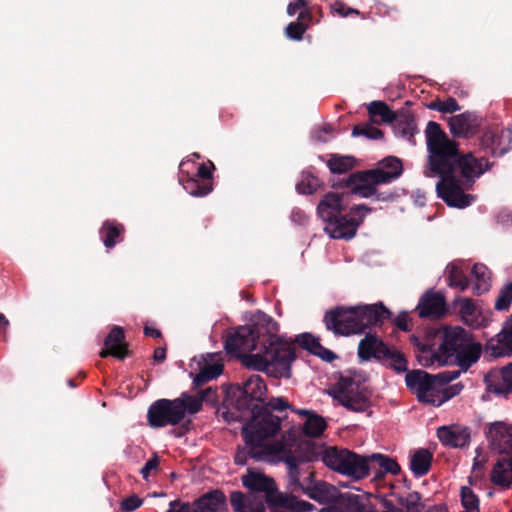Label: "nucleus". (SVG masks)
Segmentation results:
<instances>
[{"label":"nucleus","instance_id":"obj_6","mask_svg":"<svg viewBox=\"0 0 512 512\" xmlns=\"http://www.w3.org/2000/svg\"><path fill=\"white\" fill-rule=\"evenodd\" d=\"M402 172L403 166L400 159L388 156L379 162L378 168L351 173L347 179L333 187H345L352 195L368 198L376 194L377 185L390 183L400 177Z\"/></svg>","mask_w":512,"mask_h":512},{"label":"nucleus","instance_id":"obj_52","mask_svg":"<svg viewBox=\"0 0 512 512\" xmlns=\"http://www.w3.org/2000/svg\"><path fill=\"white\" fill-rule=\"evenodd\" d=\"M512 303V283L506 284L501 290L495 301V309L498 311L508 310Z\"/></svg>","mask_w":512,"mask_h":512},{"label":"nucleus","instance_id":"obj_58","mask_svg":"<svg viewBox=\"0 0 512 512\" xmlns=\"http://www.w3.org/2000/svg\"><path fill=\"white\" fill-rule=\"evenodd\" d=\"M476 308L474 302L471 299H464L460 303L459 312L463 319L472 317L475 314Z\"/></svg>","mask_w":512,"mask_h":512},{"label":"nucleus","instance_id":"obj_63","mask_svg":"<svg viewBox=\"0 0 512 512\" xmlns=\"http://www.w3.org/2000/svg\"><path fill=\"white\" fill-rule=\"evenodd\" d=\"M462 388H463V385L460 383L449 386L443 392L445 399H450V398L458 395L460 393V391L462 390Z\"/></svg>","mask_w":512,"mask_h":512},{"label":"nucleus","instance_id":"obj_15","mask_svg":"<svg viewBox=\"0 0 512 512\" xmlns=\"http://www.w3.org/2000/svg\"><path fill=\"white\" fill-rule=\"evenodd\" d=\"M485 435L492 451L504 458H512V424L502 421L490 423Z\"/></svg>","mask_w":512,"mask_h":512},{"label":"nucleus","instance_id":"obj_53","mask_svg":"<svg viewBox=\"0 0 512 512\" xmlns=\"http://www.w3.org/2000/svg\"><path fill=\"white\" fill-rule=\"evenodd\" d=\"M306 30V27L301 23V21H294L286 26L285 35L291 40L300 41Z\"/></svg>","mask_w":512,"mask_h":512},{"label":"nucleus","instance_id":"obj_19","mask_svg":"<svg viewBox=\"0 0 512 512\" xmlns=\"http://www.w3.org/2000/svg\"><path fill=\"white\" fill-rule=\"evenodd\" d=\"M313 478L314 472L309 471L307 475L309 485L304 489V494L307 495L310 499L324 505V507L335 505L341 491L334 485L325 481H318L313 483Z\"/></svg>","mask_w":512,"mask_h":512},{"label":"nucleus","instance_id":"obj_56","mask_svg":"<svg viewBox=\"0 0 512 512\" xmlns=\"http://www.w3.org/2000/svg\"><path fill=\"white\" fill-rule=\"evenodd\" d=\"M214 169V164L211 161H209V166L205 163H202L199 165L197 173L194 177L200 179L201 182H212V174Z\"/></svg>","mask_w":512,"mask_h":512},{"label":"nucleus","instance_id":"obj_2","mask_svg":"<svg viewBox=\"0 0 512 512\" xmlns=\"http://www.w3.org/2000/svg\"><path fill=\"white\" fill-rule=\"evenodd\" d=\"M260 331L261 349L244 356L248 368L265 371L279 378L291 377V364L296 359L292 343L276 335L278 324L269 315L260 312L252 325Z\"/></svg>","mask_w":512,"mask_h":512},{"label":"nucleus","instance_id":"obj_29","mask_svg":"<svg viewBox=\"0 0 512 512\" xmlns=\"http://www.w3.org/2000/svg\"><path fill=\"white\" fill-rule=\"evenodd\" d=\"M293 412L305 418L302 426V431L308 437H319L327 428V423L325 419L321 415L317 414L312 410L293 409Z\"/></svg>","mask_w":512,"mask_h":512},{"label":"nucleus","instance_id":"obj_37","mask_svg":"<svg viewBox=\"0 0 512 512\" xmlns=\"http://www.w3.org/2000/svg\"><path fill=\"white\" fill-rule=\"evenodd\" d=\"M179 182L190 195L194 197H204L213 190V183L211 181L201 182L196 177L189 175L180 176Z\"/></svg>","mask_w":512,"mask_h":512},{"label":"nucleus","instance_id":"obj_46","mask_svg":"<svg viewBox=\"0 0 512 512\" xmlns=\"http://www.w3.org/2000/svg\"><path fill=\"white\" fill-rule=\"evenodd\" d=\"M500 374L501 381L492 386V391L499 395L512 392V363L504 366Z\"/></svg>","mask_w":512,"mask_h":512},{"label":"nucleus","instance_id":"obj_11","mask_svg":"<svg viewBox=\"0 0 512 512\" xmlns=\"http://www.w3.org/2000/svg\"><path fill=\"white\" fill-rule=\"evenodd\" d=\"M335 389V399L350 411L364 412L371 406V391L351 377H340Z\"/></svg>","mask_w":512,"mask_h":512},{"label":"nucleus","instance_id":"obj_16","mask_svg":"<svg viewBox=\"0 0 512 512\" xmlns=\"http://www.w3.org/2000/svg\"><path fill=\"white\" fill-rule=\"evenodd\" d=\"M320 512H374L369 497L353 492H340L337 503L322 507Z\"/></svg>","mask_w":512,"mask_h":512},{"label":"nucleus","instance_id":"obj_43","mask_svg":"<svg viewBox=\"0 0 512 512\" xmlns=\"http://www.w3.org/2000/svg\"><path fill=\"white\" fill-rule=\"evenodd\" d=\"M394 129L396 134L403 138L411 140L416 133V123L412 116L397 115V119L394 120Z\"/></svg>","mask_w":512,"mask_h":512},{"label":"nucleus","instance_id":"obj_18","mask_svg":"<svg viewBox=\"0 0 512 512\" xmlns=\"http://www.w3.org/2000/svg\"><path fill=\"white\" fill-rule=\"evenodd\" d=\"M243 439L245 441V446L238 447L234 456V462L237 465H245L249 458L256 461H264L276 453V445L259 443L255 439L253 441H249L247 438Z\"/></svg>","mask_w":512,"mask_h":512},{"label":"nucleus","instance_id":"obj_59","mask_svg":"<svg viewBox=\"0 0 512 512\" xmlns=\"http://www.w3.org/2000/svg\"><path fill=\"white\" fill-rule=\"evenodd\" d=\"M410 318L407 312H401L394 320L395 326L401 331L408 332L411 330V326L409 324Z\"/></svg>","mask_w":512,"mask_h":512},{"label":"nucleus","instance_id":"obj_35","mask_svg":"<svg viewBox=\"0 0 512 512\" xmlns=\"http://www.w3.org/2000/svg\"><path fill=\"white\" fill-rule=\"evenodd\" d=\"M432 460V453L427 449L420 448L414 451L410 457V470L415 477H422L430 471Z\"/></svg>","mask_w":512,"mask_h":512},{"label":"nucleus","instance_id":"obj_47","mask_svg":"<svg viewBox=\"0 0 512 512\" xmlns=\"http://www.w3.org/2000/svg\"><path fill=\"white\" fill-rule=\"evenodd\" d=\"M321 186V181L318 177L310 172L302 173V180L297 183L296 190L300 194H313Z\"/></svg>","mask_w":512,"mask_h":512},{"label":"nucleus","instance_id":"obj_55","mask_svg":"<svg viewBox=\"0 0 512 512\" xmlns=\"http://www.w3.org/2000/svg\"><path fill=\"white\" fill-rule=\"evenodd\" d=\"M160 457L157 453H154L145 465L140 470V474L144 480H147L152 472L158 471L160 465Z\"/></svg>","mask_w":512,"mask_h":512},{"label":"nucleus","instance_id":"obj_64","mask_svg":"<svg viewBox=\"0 0 512 512\" xmlns=\"http://www.w3.org/2000/svg\"><path fill=\"white\" fill-rule=\"evenodd\" d=\"M153 359L156 362H163L166 359V348L158 347L154 350Z\"/></svg>","mask_w":512,"mask_h":512},{"label":"nucleus","instance_id":"obj_50","mask_svg":"<svg viewBox=\"0 0 512 512\" xmlns=\"http://www.w3.org/2000/svg\"><path fill=\"white\" fill-rule=\"evenodd\" d=\"M352 136H365L368 139H380L383 137V132L380 129L366 123L355 125L352 130Z\"/></svg>","mask_w":512,"mask_h":512},{"label":"nucleus","instance_id":"obj_61","mask_svg":"<svg viewBox=\"0 0 512 512\" xmlns=\"http://www.w3.org/2000/svg\"><path fill=\"white\" fill-rule=\"evenodd\" d=\"M460 110V105L457 100L453 97H448L443 100L442 113H454Z\"/></svg>","mask_w":512,"mask_h":512},{"label":"nucleus","instance_id":"obj_7","mask_svg":"<svg viewBox=\"0 0 512 512\" xmlns=\"http://www.w3.org/2000/svg\"><path fill=\"white\" fill-rule=\"evenodd\" d=\"M317 460L340 474L360 480L369 475L370 465L367 458L348 449L317 446Z\"/></svg>","mask_w":512,"mask_h":512},{"label":"nucleus","instance_id":"obj_28","mask_svg":"<svg viewBox=\"0 0 512 512\" xmlns=\"http://www.w3.org/2000/svg\"><path fill=\"white\" fill-rule=\"evenodd\" d=\"M295 343L324 361L332 362L337 358L333 351L321 345L319 337H316L311 333L306 332L297 335L295 338Z\"/></svg>","mask_w":512,"mask_h":512},{"label":"nucleus","instance_id":"obj_51","mask_svg":"<svg viewBox=\"0 0 512 512\" xmlns=\"http://www.w3.org/2000/svg\"><path fill=\"white\" fill-rule=\"evenodd\" d=\"M260 407L269 408L270 413L274 414V412H277V415H285L284 413L287 409L291 411L295 409L284 397H272L265 405H260Z\"/></svg>","mask_w":512,"mask_h":512},{"label":"nucleus","instance_id":"obj_44","mask_svg":"<svg viewBox=\"0 0 512 512\" xmlns=\"http://www.w3.org/2000/svg\"><path fill=\"white\" fill-rule=\"evenodd\" d=\"M355 159L351 156L331 155L327 166L332 173H346L354 167Z\"/></svg>","mask_w":512,"mask_h":512},{"label":"nucleus","instance_id":"obj_48","mask_svg":"<svg viewBox=\"0 0 512 512\" xmlns=\"http://www.w3.org/2000/svg\"><path fill=\"white\" fill-rule=\"evenodd\" d=\"M447 280L450 287L459 288L461 291L466 290L470 284L467 275L457 266L451 267Z\"/></svg>","mask_w":512,"mask_h":512},{"label":"nucleus","instance_id":"obj_8","mask_svg":"<svg viewBox=\"0 0 512 512\" xmlns=\"http://www.w3.org/2000/svg\"><path fill=\"white\" fill-rule=\"evenodd\" d=\"M276 452H283V462L287 465L288 469V488L294 492H303L309 485L307 477L301 482V476L303 472L308 474L310 466L308 463L317 460V446L311 442H306L298 446V449L294 452H287L282 444H277Z\"/></svg>","mask_w":512,"mask_h":512},{"label":"nucleus","instance_id":"obj_10","mask_svg":"<svg viewBox=\"0 0 512 512\" xmlns=\"http://www.w3.org/2000/svg\"><path fill=\"white\" fill-rule=\"evenodd\" d=\"M460 376V371H443L432 375L423 370L407 371L406 386L416 394L420 402L434 403L429 393L452 382Z\"/></svg>","mask_w":512,"mask_h":512},{"label":"nucleus","instance_id":"obj_42","mask_svg":"<svg viewBox=\"0 0 512 512\" xmlns=\"http://www.w3.org/2000/svg\"><path fill=\"white\" fill-rule=\"evenodd\" d=\"M223 372V364L213 363L205 364L199 371V373L193 379V386L200 388L205 383L212 379L217 378Z\"/></svg>","mask_w":512,"mask_h":512},{"label":"nucleus","instance_id":"obj_3","mask_svg":"<svg viewBox=\"0 0 512 512\" xmlns=\"http://www.w3.org/2000/svg\"><path fill=\"white\" fill-rule=\"evenodd\" d=\"M391 316V311L380 302L353 307L337 306L325 313L323 321L327 330L336 335L349 336L360 334L373 325H381Z\"/></svg>","mask_w":512,"mask_h":512},{"label":"nucleus","instance_id":"obj_5","mask_svg":"<svg viewBox=\"0 0 512 512\" xmlns=\"http://www.w3.org/2000/svg\"><path fill=\"white\" fill-rule=\"evenodd\" d=\"M212 392V388L201 390L196 396L183 392L173 400L158 399L148 408L147 421L151 428L176 426L185 418L186 413L196 414L202 409L203 401Z\"/></svg>","mask_w":512,"mask_h":512},{"label":"nucleus","instance_id":"obj_4","mask_svg":"<svg viewBox=\"0 0 512 512\" xmlns=\"http://www.w3.org/2000/svg\"><path fill=\"white\" fill-rule=\"evenodd\" d=\"M482 353V345L475 342L472 334L462 327L446 328L442 335L435 361L442 365L455 364L460 373L475 364Z\"/></svg>","mask_w":512,"mask_h":512},{"label":"nucleus","instance_id":"obj_36","mask_svg":"<svg viewBox=\"0 0 512 512\" xmlns=\"http://www.w3.org/2000/svg\"><path fill=\"white\" fill-rule=\"evenodd\" d=\"M410 343L416 348V356L421 365L430 366L435 362V357L432 355L437 354V351L434 350L428 339L424 342L420 337L413 334L410 336Z\"/></svg>","mask_w":512,"mask_h":512},{"label":"nucleus","instance_id":"obj_45","mask_svg":"<svg viewBox=\"0 0 512 512\" xmlns=\"http://www.w3.org/2000/svg\"><path fill=\"white\" fill-rule=\"evenodd\" d=\"M462 512H480V500L475 492L468 486H462L460 491Z\"/></svg>","mask_w":512,"mask_h":512},{"label":"nucleus","instance_id":"obj_33","mask_svg":"<svg viewBox=\"0 0 512 512\" xmlns=\"http://www.w3.org/2000/svg\"><path fill=\"white\" fill-rule=\"evenodd\" d=\"M125 227L115 220H106L103 222L99 234L106 248L111 249L123 240Z\"/></svg>","mask_w":512,"mask_h":512},{"label":"nucleus","instance_id":"obj_20","mask_svg":"<svg viewBox=\"0 0 512 512\" xmlns=\"http://www.w3.org/2000/svg\"><path fill=\"white\" fill-rule=\"evenodd\" d=\"M482 122L481 116L474 112L466 111L450 118V132L455 137L470 138L478 133Z\"/></svg>","mask_w":512,"mask_h":512},{"label":"nucleus","instance_id":"obj_38","mask_svg":"<svg viewBox=\"0 0 512 512\" xmlns=\"http://www.w3.org/2000/svg\"><path fill=\"white\" fill-rule=\"evenodd\" d=\"M382 365L394 370L397 373L407 372V359L405 355L397 349H385L382 359L379 361Z\"/></svg>","mask_w":512,"mask_h":512},{"label":"nucleus","instance_id":"obj_25","mask_svg":"<svg viewBox=\"0 0 512 512\" xmlns=\"http://www.w3.org/2000/svg\"><path fill=\"white\" fill-rule=\"evenodd\" d=\"M440 442L451 448H465L469 445L471 434L468 427L459 425L441 426L437 429Z\"/></svg>","mask_w":512,"mask_h":512},{"label":"nucleus","instance_id":"obj_9","mask_svg":"<svg viewBox=\"0 0 512 512\" xmlns=\"http://www.w3.org/2000/svg\"><path fill=\"white\" fill-rule=\"evenodd\" d=\"M251 418L242 427L243 438L259 443H266L270 437L277 435L281 429V422L286 415H275L269 412V408L255 405L249 411Z\"/></svg>","mask_w":512,"mask_h":512},{"label":"nucleus","instance_id":"obj_22","mask_svg":"<svg viewBox=\"0 0 512 512\" xmlns=\"http://www.w3.org/2000/svg\"><path fill=\"white\" fill-rule=\"evenodd\" d=\"M348 195L349 193L339 194L334 192H328L323 195L317 206V214L325 224L347 210L345 197Z\"/></svg>","mask_w":512,"mask_h":512},{"label":"nucleus","instance_id":"obj_49","mask_svg":"<svg viewBox=\"0 0 512 512\" xmlns=\"http://www.w3.org/2000/svg\"><path fill=\"white\" fill-rule=\"evenodd\" d=\"M230 503L234 512H255L246 495L241 491H232Z\"/></svg>","mask_w":512,"mask_h":512},{"label":"nucleus","instance_id":"obj_62","mask_svg":"<svg viewBox=\"0 0 512 512\" xmlns=\"http://www.w3.org/2000/svg\"><path fill=\"white\" fill-rule=\"evenodd\" d=\"M313 9H314V7L306 8V9L302 10L298 15L297 21H301V23L304 24L306 29H308L310 27V25L313 24V14H312Z\"/></svg>","mask_w":512,"mask_h":512},{"label":"nucleus","instance_id":"obj_21","mask_svg":"<svg viewBox=\"0 0 512 512\" xmlns=\"http://www.w3.org/2000/svg\"><path fill=\"white\" fill-rule=\"evenodd\" d=\"M479 146L493 156H502L511 149L510 133L498 128H488L479 139Z\"/></svg>","mask_w":512,"mask_h":512},{"label":"nucleus","instance_id":"obj_24","mask_svg":"<svg viewBox=\"0 0 512 512\" xmlns=\"http://www.w3.org/2000/svg\"><path fill=\"white\" fill-rule=\"evenodd\" d=\"M125 334L121 327L115 326L104 340V348L100 351L99 356L106 358L108 356L124 360L130 355L127 344L124 343Z\"/></svg>","mask_w":512,"mask_h":512},{"label":"nucleus","instance_id":"obj_41","mask_svg":"<svg viewBox=\"0 0 512 512\" xmlns=\"http://www.w3.org/2000/svg\"><path fill=\"white\" fill-rule=\"evenodd\" d=\"M471 277L475 280V284L472 287L474 295H481L489 290V275L488 269L484 264H475L471 270Z\"/></svg>","mask_w":512,"mask_h":512},{"label":"nucleus","instance_id":"obj_57","mask_svg":"<svg viewBox=\"0 0 512 512\" xmlns=\"http://www.w3.org/2000/svg\"><path fill=\"white\" fill-rule=\"evenodd\" d=\"M332 9L334 12L339 14L341 17H347L349 15H361L362 18H364L363 14L359 10L350 8L345 3L341 2V1H336L332 5Z\"/></svg>","mask_w":512,"mask_h":512},{"label":"nucleus","instance_id":"obj_1","mask_svg":"<svg viewBox=\"0 0 512 512\" xmlns=\"http://www.w3.org/2000/svg\"><path fill=\"white\" fill-rule=\"evenodd\" d=\"M428 151L427 176H438L436 191L448 206L465 208L474 200L462 186L472 187L475 180L490 168L484 157L477 158L472 152L460 154L459 144L450 139L441 126L429 121L425 130Z\"/></svg>","mask_w":512,"mask_h":512},{"label":"nucleus","instance_id":"obj_40","mask_svg":"<svg viewBox=\"0 0 512 512\" xmlns=\"http://www.w3.org/2000/svg\"><path fill=\"white\" fill-rule=\"evenodd\" d=\"M397 504L400 507V512H423L425 509L422 495L417 491L397 496Z\"/></svg>","mask_w":512,"mask_h":512},{"label":"nucleus","instance_id":"obj_12","mask_svg":"<svg viewBox=\"0 0 512 512\" xmlns=\"http://www.w3.org/2000/svg\"><path fill=\"white\" fill-rule=\"evenodd\" d=\"M370 211L371 208L365 204L353 206L347 214L341 213L326 223L324 231L333 239L350 240L356 235L358 227Z\"/></svg>","mask_w":512,"mask_h":512},{"label":"nucleus","instance_id":"obj_32","mask_svg":"<svg viewBox=\"0 0 512 512\" xmlns=\"http://www.w3.org/2000/svg\"><path fill=\"white\" fill-rule=\"evenodd\" d=\"M242 484L245 488L255 492H265L268 495L275 490V481L261 473L249 471L242 477Z\"/></svg>","mask_w":512,"mask_h":512},{"label":"nucleus","instance_id":"obj_31","mask_svg":"<svg viewBox=\"0 0 512 512\" xmlns=\"http://www.w3.org/2000/svg\"><path fill=\"white\" fill-rule=\"evenodd\" d=\"M490 481L499 487L509 489L512 485V458H499L490 473Z\"/></svg>","mask_w":512,"mask_h":512},{"label":"nucleus","instance_id":"obj_13","mask_svg":"<svg viewBox=\"0 0 512 512\" xmlns=\"http://www.w3.org/2000/svg\"><path fill=\"white\" fill-rule=\"evenodd\" d=\"M259 346L261 349L260 331L253 326L244 325L239 326L230 332L225 340V350L228 354L238 357L242 353L251 352L256 350Z\"/></svg>","mask_w":512,"mask_h":512},{"label":"nucleus","instance_id":"obj_34","mask_svg":"<svg viewBox=\"0 0 512 512\" xmlns=\"http://www.w3.org/2000/svg\"><path fill=\"white\" fill-rule=\"evenodd\" d=\"M369 119L374 124H391L397 119V113L390 109L384 101H372L367 106Z\"/></svg>","mask_w":512,"mask_h":512},{"label":"nucleus","instance_id":"obj_54","mask_svg":"<svg viewBox=\"0 0 512 512\" xmlns=\"http://www.w3.org/2000/svg\"><path fill=\"white\" fill-rule=\"evenodd\" d=\"M143 504V499L136 494H132L124 498L120 503L122 512H132L138 509Z\"/></svg>","mask_w":512,"mask_h":512},{"label":"nucleus","instance_id":"obj_23","mask_svg":"<svg viewBox=\"0 0 512 512\" xmlns=\"http://www.w3.org/2000/svg\"><path fill=\"white\" fill-rule=\"evenodd\" d=\"M420 318H442L446 312L445 297L434 291H427L419 300L416 307Z\"/></svg>","mask_w":512,"mask_h":512},{"label":"nucleus","instance_id":"obj_17","mask_svg":"<svg viewBox=\"0 0 512 512\" xmlns=\"http://www.w3.org/2000/svg\"><path fill=\"white\" fill-rule=\"evenodd\" d=\"M266 500L274 512H312L315 509L312 503L300 500L294 495L279 492L276 487Z\"/></svg>","mask_w":512,"mask_h":512},{"label":"nucleus","instance_id":"obj_26","mask_svg":"<svg viewBox=\"0 0 512 512\" xmlns=\"http://www.w3.org/2000/svg\"><path fill=\"white\" fill-rule=\"evenodd\" d=\"M193 506L192 512H224L227 498L222 490L214 489L196 499Z\"/></svg>","mask_w":512,"mask_h":512},{"label":"nucleus","instance_id":"obj_39","mask_svg":"<svg viewBox=\"0 0 512 512\" xmlns=\"http://www.w3.org/2000/svg\"><path fill=\"white\" fill-rule=\"evenodd\" d=\"M366 458L368 463L371 462L377 464L381 469L376 473L375 478H379L380 476L383 475V473H391L392 475H398L401 472L400 465L397 463L396 460L390 458L389 456L380 453H374Z\"/></svg>","mask_w":512,"mask_h":512},{"label":"nucleus","instance_id":"obj_27","mask_svg":"<svg viewBox=\"0 0 512 512\" xmlns=\"http://www.w3.org/2000/svg\"><path fill=\"white\" fill-rule=\"evenodd\" d=\"M388 346L376 334L368 333L360 340L358 345V357L363 361H369L374 358L378 362L382 359V354Z\"/></svg>","mask_w":512,"mask_h":512},{"label":"nucleus","instance_id":"obj_14","mask_svg":"<svg viewBox=\"0 0 512 512\" xmlns=\"http://www.w3.org/2000/svg\"><path fill=\"white\" fill-rule=\"evenodd\" d=\"M238 390L240 394L236 399L235 407L241 412H247L258 405L254 402H264L267 387L260 375L252 374L242 383V386L238 387Z\"/></svg>","mask_w":512,"mask_h":512},{"label":"nucleus","instance_id":"obj_30","mask_svg":"<svg viewBox=\"0 0 512 512\" xmlns=\"http://www.w3.org/2000/svg\"><path fill=\"white\" fill-rule=\"evenodd\" d=\"M501 346L512 350V314L506 320L501 332L497 334L496 343L494 339H491L487 343L486 349L490 352L491 356L498 358L504 355V351Z\"/></svg>","mask_w":512,"mask_h":512},{"label":"nucleus","instance_id":"obj_60","mask_svg":"<svg viewBox=\"0 0 512 512\" xmlns=\"http://www.w3.org/2000/svg\"><path fill=\"white\" fill-rule=\"evenodd\" d=\"M170 508L166 512H192V506L188 503H181L179 500L171 501Z\"/></svg>","mask_w":512,"mask_h":512}]
</instances>
